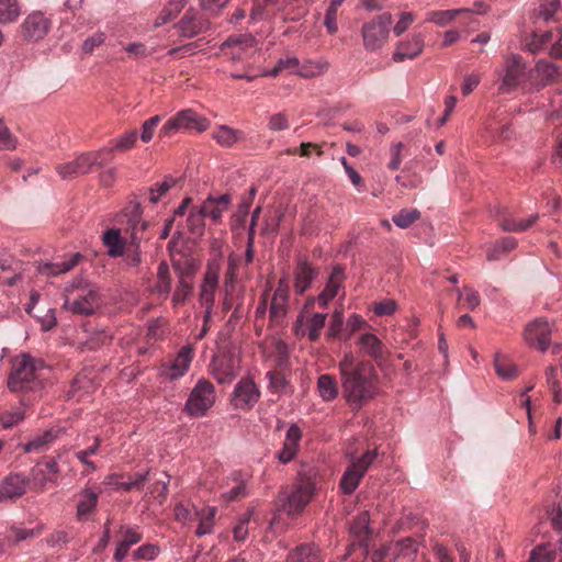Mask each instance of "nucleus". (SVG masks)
Here are the masks:
<instances>
[{
  "mask_svg": "<svg viewBox=\"0 0 562 562\" xmlns=\"http://www.w3.org/2000/svg\"><path fill=\"white\" fill-rule=\"evenodd\" d=\"M359 344L368 356L375 359L383 356L384 346L375 335L370 333L361 335Z\"/></svg>",
  "mask_w": 562,
  "mask_h": 562,
  "instance_id": "39",
  "label": "nucleus"
},
{
  "mask_svg": "<svg viewBox=\"0 0 562 562\" xmlns=\"http://www.w3.org/2000/svg\"><path fill=\"white\" fill-rule=\"evenodd\" d=\"M395 560L391 543L374 550L371 554L372 562H393Z\"/></svg>",
  "mask_w": 562,
  "mask_h": 562,
  "instance_id": "64",
  "label": "nucleus"
},
{
  "mask_svg": "<svg viewBox=\"0 0 562 562\" xmlns=\"http://www.w3.org/2000/svg\"><path fill=\"white\" fill-rule=\"evenodd\" d=\"M179 179L172 176H166L162 182H157L149 189V201L157 203L171 188L178 183Z\"/></svg>",
  "mask_w": 562,
  "mask_h": 562,
  "instance_id": "48",
  "label": "nucleus"
},
{
  "mask_svg": "<svg viewBox=\"0 0 562 562\" xmlns=\"http://www.w3.org/2000/svg\"><path fill=\"white\" fill-rule=\"evenodd\" d=\"M205 216L200 206H192L187 218V226L191 234L202 236L205 231Z\"/></svg>",
  "mask_w": 562,
  "mask_h": 562,
  "instance_id": "41",
  "label": "nucleus"
},
{
  "mask_svg": "<svg viewBox=\"0 0 562 562\" xmlns=\"http://www.w3.org/2000/svg\"><path fill=\"white\" fill-rule=\"evenodd\" d=\"M328 69V63L326 60H307L299 69L297 75L303 78H313L324 74Z\"/></svg>",
  "mask_w": 562,
  "mask_h": 562,
  "instance_id": "47",
  "label": "nucleus"
},
{
  "mask_svg": "<svg viewBox=\"0 0 562 562\" xmlns=\"http://www.w3.org/2000/svg\"><path fill=\"white\" fill-rule=\"evenodd\" d=\"M172 267L178 279H192L199 268L195 259L188 255L173 256Z\"/></svg>",
  "mask_w": 562,
  "mask_h": 562,
  "instance_id": "33",
  "label": "nucleus"
},
{
  "mask_svg": "<svg viewBox=\"0 0 562 562\" xmlns=\"http://www.w3.org/2000/svg\"><path fill=\"white\" fill-rule=\"evenodd\" d=\"M344 280L345 274L342 268L339 266H335L323 292L334 299L338 294V291L341 288Z\"/></svg>",
  "mask_w": 562,
  "mask_h": 562,
  "instance_id": "49",
  "label": "nucleus"
},
{
  "mask_svg": "<svg viewBox=\"0 0 562 562\" xmlns=\"http://www.w3.org/2000/svg\"><path fill=\"white\" fill-rule=\"evenodd\" d=\"M261 391L251 376L241 378L232 393V404L240 411H250L260 400Z\"/></svg>",
  "mask_w": 562,
  "mask_h": 562,
  "instance_id": "10",
  "label": "nucleus"
},
{
  "mask_svg": "<svg viewBox=\"0 0 562 562\" xmlns=\"http://www.w3.org/2000/svg\"><path fill=\"white\" fill-rule=\"evenodd\" d=\"M83 256L79 252L72 254L68 259H65L60 262H44L40 263L37 270L41 274L47 277H55L61 273H66L75 268L81 260Z\"/></svg>",
  "mask_w": 562,
  "mask_h": 562,
  "instance_id": "28",
  "label": "nucleus"
},
{
  "mask_svg": "<svg viewBox=\"0 0 562 562\" xmlns=\"http://www.w3.org/2000/svg\"><path fill=\"white\" fill-rule=\"evenodd\" d=\"M392 15L384 12L362 26L363 45L366 49L376 50L387 41Z\"/></svg>",
  "mask_w": 562,
  "mask_h": 562,
  "instance_id": "7",
  "label": "nucleus"
},
{
  "mask_svg": "<svg viewBox=\"0 0 562 562\" xmlns=\"http://www.w3.org/2000/svg\"><path fill=\"white\" fill-rule=\"evenodd\" d=\"M315 484L306 476H301L290 493H284L282 510L289 516H295L303 512L314 495Z\"/></svg>",
  "mask_w": 562,
  "mask_h": 562,
  "instance_id": "6",
  "label": "nucleus"
},
{
  "mask_svg": "<svg viewBox=\"0 0 562 562\" xmlns=\"http://www.w3.org/2000/svg\"><path fill=\"white\" fill-rule=\"evenodd\" d=\"M160 553L159 546L155 543H145L132 552L134 560H147L151 561Z\"/></svg>",
  "mask_w": 562,
  "mask_h": 562,
  "instance_id": "55",
  "label": "nucleus"
},
{
  "mask_svg": "<svg viewBox=\"0 0 562 562\" xmlns=\"http://www.w3.org/2000/svg\"><path fill=\"white\" fill-rule=\"evenodd\" d=\"M49 20L42 12H33L22 24V34L26 40L40 41L48 32Z\"/></svg>",
  "mask_w": 562,
  "mask_h": 562,
  "instance_id": "18",
  "label": "nucleus"
},
{
  "mask_svg": "<svg viewBox=\"0 0 562 562\" xmlns=\"http://www.w3.org/2000/svg\"><path fill=\"white\" fill-rule=\"evenodd\" d=\"M378 456L376 450H368L360 458L353 459L340 480V488L345 494H352L361 482L369 467Z\"/></svg>",
  "mask_w": 562,
  "mask_h": 562,
  "instance_id": "9",
  "label": "nucleus"
},
{
  "mask_svg": "<svg viewBox=\"0 0 562 562\" xmlns=\"http://www.w3.org/2000/svg\"><path fill=\"white\" fill-rule=\"evenodd\" d=\"M326 314L323 313H311L306 315H300L294 326L296 336H304L307 329V336L311 341H316L321 337V333L325 327Z\"/></svg>",
  "mask_w": 562,
  "mask_h": 562,
  "instance_id": "15",
  "label": "nucleus"
},
{
  "mask_svg": "<svg viewBox=\"0 0 562 562\" xmlns=\"http://www.w3.org/2000/svg\"><path fill=\"white\" fill-rule=\"evenodd\" d=\"M210 122L206 117L199 115L196 112L188 109L178 112L170 117L161 127L159 135L161 137H170L179 131H206Z\"/></svg>",
  "mask_w": 562,
  "mask_h": 562,
  "instance_id": "5",
  "label": "nucleus"
},
{
  "mask_svg": "<svg viewBox=\"0 0 562 562\" xmlns=\"http://www.w3.org/2000/svg\"><path fill=\"white\" fill-rule=\"evenodd\" d=\"M420 217V212L414 210H402L398 214L393 216V222L401 228L409 227L414 222Z\"/></svg>",
  "mask_w": 562,
  "mask_h": 562,
  "instance_id": "57",
  "label": "nucleus"
},
{
  "mask_svg": "<svg viewBox=\"0 0 562 562\" xmlns=\"http://www.w3.org/2000/svg\"><path fill=\"white\" fill-rule=\"evenodd\" d=\"M217 509L215 507H206L200 512H194V516L199 519V526L195 530V535L198 537H202L213 532V525Z\"/></svg>",
  "mask_w": 562,
  "mask_h": 562,
  "instance_id": "37",
  "label": "nucleus"
},
{
  "mask_svg": "<svg viewBox=\"0 0 562 562\" xmlns=\"http://www.w3.org/2000/svg\"><path fill=\"white\" fill-rule=\"evenodd\" d=\"M537 220V216H531L525 221H517L513 217H505L501 221L499 225L507 232H524L530 227Z\"/></svg>",
  "mask_w": 562,
  "mask_h": 562,
  "instance_id": "53",
  "label": "nucleus"
},
{
  "mask_svg": "<svg viewBox=\"0 0 562 562\" xmlns=\"http://www.w3.org/2000/svg\"><path fill=\"white\" fill-rule=\"evenodd\" d=\"M128 224L132 229L131 238H132V245H133L134 249L126 254L125 260L130 267H136L140 263V252L138 249V241L142 239V236H138V232L145 231L148 226V223L145 221H142V218H140L139 206H137V205L133 206L131 214H130Z\"/></svg>",
  "mask_w": 562,
  "mask_h": 562,
  "instance_id": "13",
  "label": "nucleus"
},
{
  "mask_svg": "<svg viewBox=\"0 0 562 562\" xmlns=\"http://www.w3.org/2000/svg\"><path fill=\"white\" fill-rule=\"evenodd\" d=\"M286 562H324V558L314 543H302L290 551Z\"/></svg>",
  "mask_w": 562,
  "mask_h": 562,
  "instance_id": "29",
  "label": "nucleus"
},
{
  "mask_svg": "<svg viewBox=\"0 0 562 562\" xmlns=\"http://www.w3.org/2000/svg\"><path fill=\"white\" fill-rule=\"evenodd\" d=\"M524 71L525 66L522 64L521 57L518 55H513L509 57L506 60V70L499 86V91L502 93H510L514 91L517 88Z\"/></svg>",
  "mask_w": 562,
  "mask_h": 562,
  "instance_id": "17",
  "label": "nucleus"
},
{
  "mask_svg": "<svg viewBox=\"0 0 562 562\" xmlns=\"http://www.w3.org/2000/svg\"><path fill=\"white\" fill-rule=\"evenodd\" d=\"M76 518L79 521L88 520L95 512L99 499V492L91 488H85L77 495Z\"/></svg>",
  "mask_w": 562,
  "mask_h": 562,
  "instance_id": "24",
  "label": "nucleus"
},
{
  "mask_svg": "<svg viewBox=\"0 0 562 562\" xmlns=\"http://www.w3.org/2000/svg\"><path fill=\"white\" fill-rule=\"evenodd\" d=\"M117 546L113 555L116 562H122L128 554L130 548L143 539L138 526L122 525L119 529Z\"/></svg>",
  "mask_w": 562,
  "mask_h": 562,
  "instance_id": "16",
  "label": "nucleus"
},
{
  "mask_svg": "<svg viewBox=\"0 0 562 562\" xmlns=\"http://www.w3.org/2000/svg\"><path fill=\"white\" fill-rule=\"evenodd\" d=\"M137 137L138 133L136 130L124 133L116 139L115 146L113 148H106L108 150L111 151L105 154V156H110L113 150H119L123 153L130 150L131 148L134 147Z\"/></svg>",
  "mask_w": 562,
  "mask_h": 562,
  "instance_id": "52",
  "label": "nucleus"
},
{
  "mask_svg": "<svg viewBox=\"0 0 562 562\" xmlns=\"http://www.w3.org/2000/svg\"><path fill=\"white\" fill-rule=\"evenodd\" d=\"M370 516L368 512L360 513L352 521L350 531L359 540L364 541L370 535Z\"/></svg>",
  "mask_w": 562,
  "mask_h": 562,
  "instance_id": "44",
  "label": "nucleus"
},
{
  "mask_svg": "<svg viewBox=\"0 0 562 562\" xmlns=\"http://www.w3.org/2000/svg\"><path fill=\"white\" fill-rule=\"evenodd\" d=\"M41 385L37 367L33 358L27 355L16 357L12 362L8 387L11 392L34 391Z\"/></svg>",
  "mask_w": 562,
  "mask_h": 562,
  "instance_id": "3",
  "label": "nucleus"
},
{
  "mask_svg": "<svg viewBox=\"0 0 562 562\" xmlns=\"http://www.w3.org/2000/svg\"><path fill=\"white\" fill-rule=\"evenodd\" d=\"M103 243L104 245L108 247V254L111 256V257H120L124 254V240L123 238L121 237V233L119 229H114V228H111V229H108L104 234H103Z\"/></svg>",
  "mask_w": 562,
  "mask_h": 562,
  "instance_id": "38",
  "label": "nucleus"
},
{
  "mask_svg": "<svg viewBox=\"0 0 562 562\" xmlns=\"http://www.w3.org/2000/svg\"><path fill=\"white\" fill-rule=\"evenodd\" d=\"M241 261V258L236 254H231L228 256L227 270L225 276L226 284L234 283L236 281Z\"/></svg>",
  "mask_w": 562,
  "mask_h": 562,
  "instance_id": "60",
  "label": "nucleus"
},
{
  "mask_svg": "<svg viewBox=\"0 0 562 562\" xmlns=\"http://www.w3.org/2000/svg\"><path fill=\"white\" fill-rule=\"evenodd\" d=\"M417 542L412 538H405L395 543H391L395 560L403 557L408 560H414L417 554Z\"/></svg>",
  "mask_w": 562,
  "mask_h": 562,
  "instance_id": "40",
  "label": "nucleus"
},
{
  "mask_svg": "<svg viewBox=\"0 0 562 562\" xmlns=\"http://www.w3.org/2000/svg\"><path fill=\"white\" fill-rule=\"evenodd\" d=\"M177 27L181 36L193 37L206 31L209 22L193 10H188Z\"/></svg>",
  "mask_w": 562,
  "mask_h": 562,
  "instance_id": "23",
  "label": "nucleus"
},
{
  "mask_svg": "<svg viewBox=\"0 0 562 562\" xmlns=\"http://www.w3.org/2000/svg\"><path fill=\"white\" fill-rule=\"evenodd\" d=\"M192 292L191 279H179L172 301L176 304L183 303Z\"/></svg>",
  "mask_w": 562,
  "mask_h": 562,
  "instance_id": "61",
  "label": "nucleus"
},
{
  "mask_svg": "<svg viewBox=\"0 0 562 562\" xmlns=\"http://www.w3.org/2000/svg\"><path fill=\"white\" fill-rule=\"evenodd\" d=\"M317 391L325 402L334 401L339 394V386L335 375L322 374L317 379Z\"/></svg>",
  "mask_w": 562,
  "mask_h": 562,
  "instance_id": "34",
  "label": "nucleus"
},
{
  "mask_svg": "<svg viewBox=\"0 0 562 562\" xmlns=\"http://www.w3.org/2000/svg\"><path fill=\"white\" fill-rule=\"evenodd\" d=\"M231 202L232 199L228 194H222L220 196L210 195L202 202L200 209L205 217L210 218L214 224H220Z\"/></svg>",
  "mask_w": 562,
  "mask_h": 562,
  "instance_id": "20",
  "label": "nucleus"
},
{
  "mask_svg": "<svg viewBox=\"0 0 562 562\" xmlns=\"http://www.w3.org/2000/svg\"><path fill=\"white\" fill-rule=\"evenodd\" d=\"M279 10V0H254L250 16L252 20L268 19L276 15Z\"/></svg>",
  "mask_w": 562,
  "mask_h": 562,
  "instance_id": "36",
  "label": "nucleus"
},
{
  "mask_svg": "<svg viewBox=\"0 0 562 562\" xmlns=\"http://www.w3.org/2000/svg\"><path fill=\"white\" fill-rule=\"evenodd\" d=\"M456 291L458 293L459 300H463L464 305L469 310L473 311L480 305L481 300L477 291L468 286H464V295L459 289H457Z\"/></svg>",
  "mask_w": 562,
  "mask_h": 562,
  "instance_id": "63",
  "label": "nucleus"
},
{
  "mask_svg": "<svg viewBox=\"0 0 562 562\" xmlns=\"http://www.w3.org/2000/svg\"><path fill=\"white\" fill-rule=\"evenodd\" d=\"M213 138L221 146L231 147L241 138V132L226 125H222L213 132Z\"/></svg>",
  "mask_w": 562,
  "mask_h": 562,
  "instance_id": "42",
  "label": "nucleus"
},
{
  "mask_svg": "<svg viewBox=\"0 0 562 562\" xmlns=\"http://www.w3.org/2000/svg\"><path fill=\"white\" fill-rule=\"evenodd\" d=\"M302 438L301 429L296 425H291L285 434V440L282 449L277 453V458L281 463H289L294 459L300 440Z\"/></svg>",
  "mask_w": 562,
  "mask_h": 562,
  "instance_id": "25",
  "label": "nucleus"
},
{
  "mask_svg": "<svg viewBox=\"0 0 562 562\" xmlns=\"http://www.w3.org/2000/svg\"><path fill=\"white\" fill-rule=\"evenodd\" d=\"M59 473L58 464L55 460H48L37 464L32 475L36 485L42 488L48 483H55Z\"/></svg>",
  "mask_w": 562,
  "mask_h": 562,
  "instance_id": "30",
  "label": "nucleus"
},
{
  "mask_svg": "<svg viewBox=\"0 0 562 562\" xmlns=\"http://www.w3.org/2000/svg\"><path fill=\"white\" fill-rule=\"evenodd\" d=\"M424 48V36L415 34L412 38L401 42L393 55L395 61H403L404 59H413L417 57Z\"/></svg>",
  "mask_w": 562,
  "mask_h": 562,
  "instance_id": "27",
  "label": "nucleus"
},
{
  "mask_svg": "<svg viewBox=\"0 0 562 562\" xmlns=\"http://www.w3.org/2000/svg\"><path fill=\"white\" fill-rule=\"evenodd\" d=\"M20 9L16 0H0V22L8 23L16 20Z\"/></svg>",
  "mask_w": 562,
  "mask_h": 562,
  "instance_id": "51",
  "label": "nucleus"
},
{
  "mask_svg": "<svg viewBox=\"0 0 562 562\" xmlns=\"http://www.w3.org/2000/svg\"><path fill=\"white\" fill-rule=\"evenodd\" d=\"M535 71L542 85L551 81L557 75L555 66L546 60H539L536 65Z\"/></svg>",
  "mask_w": 562,
  "mask_h": 562,
  "instance_id": "56",
  "label": "nucleus"
},
{
  "mask_svg": "<svg viewBox=\"0 0 562 562\" xmlns=\"http://www.w3.org/2000/svg\"><path fill=\"white\" fill-rule=\"evenodd\" d=\"M211 373L220 384L231 383L238 374V364L231 357H214Z\"/></svg>",
  "mask_w": 562,
  "mask_h": 562,
  "instance_id": "19",
  "label": "nucleus"
},
{
  "mask_svg": "<svg viewBox=\"0 0 562 562\" xmlns=\"http://www.w3.org/2000/svg\"><path fill=\"white\" fill-rule=\"evenodd\" d=\"M214 402V385L205 379H200L189 395L186 411L191 416L201 417L213 406Z\"/></svg>",
  "mask_w": 562,
  "mask_h": 562,
  "instance_id": "8",
  "label": "nucleus"
},
{
  "mask_svg": "<svg viewBox=\"0 0 562 562\" xmlns=\"http://www.w3.org/2000/svg\"><path fill=\"white\" fill-rule=\"evenodd\" d=\"M254 515L255 508L250 507L238 518V521L233 529V537L235 541H246L249 533L248 525L254 519Z\"/></svg>",
  "mask_w": 562,
  "mask_h": 562,
  "instance_id": "43",
  "label": "nucleus"
},
{
  "mask_svg": "<svg viewBox=\"0 0 562 562\" xmlns=\"http://www.w3.org/2000/svg\"><path fill=\"white\" fill-rule=\"evenodd\" d=\"M105 38L106 35L104 32H97L83 41L81 45V50L85 54L90 55L94 52L95 48L104 44Z\"/></svg>",
  "mask_w": 562,
  "mask_h": 562,
  "instance_id": "62",
  "label": "nucleus"
},
{
  "mask_svg": "<svg viewBox=\"0 0 562 562\" xmlns=\"http://www.w3.org/2000/svg\"><path fill=\"white\" fill-rule=\"evenodd\" d=\"M342 394L353 409H360L379 393V375L372 363L345 353L338 364Z\"/></svg>",
  "mask_w": 562,
  "mask_h": 562,
  "instance_id": "1",
  "label": "nucleus"
},
{
  "mask_svg": "<svg viewBox=\"0 0 562 562\" xmlns=\"http://www.w3.org/2000/svg\"><path fill=\"white\" fill-rule=\"evenodd\" d=\"M269 131L281 132L290 128L288 115L284 112L274 113L269 116L268 124Z\"/></svg>",
  "mask_w": 562,
  "mask_h": 562,
  "instance_id": "59",
  "label": "nucleus"
},
{
  "mask_svg": "<svg viewBox=\"0 0 562 562\" xmlns=\"http://www.w3.org/2000/svg\"><path fill=\"white\" fill-rule=\"evenodd\" d=\"M116 479V475H110L108 477V483L114 484L117 486V488L124 490L126 492L133 488L140 490L144 486L145 482L149 480V472L137 473L135 474L133 480H130L127 482H117Z\"/></svg>",
  "mask_w": 562,
  "mask_h": 562,
  "instance_id": "46",
  "label": "nucleus"
},
{
  "mask_svg": "<svg viewBox=\"0 0 562 562\" xmlns=\"http://www.w3.org/2000/svg\"><path fill=\"white\" fill-rule=\"evenodd\" d=\"M220 266L218 263L209 265L201 285L200 301L206 308L214 304L215 290L218 284Z\"/></svg>",
  "mask_w": 562,
  "mask_h": 562,
  "instance_id": "22",
  "label": "nucleus"
},
{
  "mask_svg": "<svg viewBox=\"0 0 562 562\" xmlns=\"http://www.w3.org/2000/svg\"><path fill=\"white\" fill-rule=\"evenodd\" d=\"M155 291L165 297H167L171 291V278L169 267L166 262H160L158 266Z\"/></svg>",
  "mask_w": 562,
  "mask_h": 562,
  "instance_id": "45",
  "label": "nucleus"
},
{
  "mask_svg": "<svg viewBox=\"0 0 562 562\" xmlns=\"http://www.w3.org/2000/svg\"><path fill=\"white\" fill-rule=\"evenodd\" d=\"M60 429L50 428L45 430L43 434L35 436L25 446V452H41L48 448L59 436Z\"/></svg>",
  "mask_w": 562,
  "mask_h": 562,
  "instance_id": "32",
  "label": "nucleus"
},
{
  "mask_svg": "<svg viewBox=\"0 0 562 562\" xmlns=\"http://www.w3.org/2000/svg\"><path fill=\"white\" fill-rule=\"evenodd\" d=\"M105 148L98 151H87L77 156L74 160L58 164L56 166V172L63 179H72L81 175H86L92 170L94 166L101 167L103 160L111 159L106 158L105 154L110 153Z\"/></svg>",
  "mask_w": 562,
  "mask_h": 562,
  "instance_id": "4",
  "label": "nucleus"
},
{
  "mask_svg": "<svg viewBox=\"0 0 562 562\" xmlns=\"http://www.w3.org/2000/svg\"><path fill=\"white\" fill-rule=\"evenodd\" d=\"M100 305L98 288L83 278H77L66 288L64 307L77 315L88 316Z\"/></svg>",
  "mask_w": 562,
  "mask_h": 562,
  "instance_id": "2",
  "label": "nucleus"
},
{
  "mask_svg": "<svg viewBox=\"0 0 562 562\" xmlns=\"http://www.w3.org/2000/svg\"><path fill=\"white\" fill-rule=\"evenodd\" d=\"M289 281L286 278L279 280L270 304V317L273 322L282 319L288 312Z\"/></svg>",
  "mask_w": 562,
  "mask_h": 562,
  "instance_id": "21",
  "label": "nucleus"
},
{
  "mask_svg": "<svg viewBox=\"0 0 562 562\" xmlns=\"http://www.w3.org/2000/svg\"><path fill=\"white\" fill-rule=\"evenodd\" d=\"M467 14L470 16L469 25L474 24L475 19L470 15V11L467 9H454V10H445V11H430L426 14V21L434 23L438 26H446L451 21H453L458 15Z\"/></svg>",
  "mask_w": 562,
  "mask_h": 562,
  "instance_id": "31",
  "label": "nucleus"
},
{
  "mask_svg": "<svg viewBox=\"0 0 562 562\" xmlns=\"http://www.w3.org/2000/svg\"><path fill=\"white\" fill-rule=\"evenodd\" d=\"M496 373L504 380H513L517 376V367L501 355H496L494 361Z\"/></svg>",
  "mask_w": 562,
  "mask_h": 562,
  "instance_id": "50",
  "label": "nucleus"
},
{
  "mask_svg": "<svg viewBox=\"0 0 562 562\" xmlns=\"http://www.w3.org/2000/svg\"><path fill=\"white\" fill-rule=\"evenodd\" d=\"M29 480L20 473H11L0 482V503L15 502L26 493Z\"/></svg>",
  "mask_w": 562,
  "mask_h": 562,
  "instance_id": "14",
  "label": "nucleus"
},
{
  "mask_svg": "<svg viewBox=\"0 0 562 562\" xmlns=\"http://www.w3.org/2000/svg\"><path fill=\"white\" fill-rule=\"evenodd\" d=\"M546 378L553 393L554 402L560 403L562 401V387L557 379V368L552 366L548 367L546 369Z\"/></svg>",
  "mask_w": 562,
  "mask_h": 562,
  "instance_id": "58",
  "label": "nucleus"
},
{
  "mask_svg": "<svg viewBox=\"0 0 562 562\" xmlns=\"http://www.w3.org/2000/svg\"><path fill=\"white\" fill-rule=\"evenodd\" d=\"M192 359V348L190 346L182 347L171 361L165 362L160 366V375L170 381L183 376L189 370Z\"/></svg>",
  "mask_w": 562,
  "mask_h": 562,
  "instance_id": "12",
  "label": "nucleus"
},
{
  "mask_svg": "<svg viewBox=\"0 0 562 562\" xmlns=\"http://www.w3.org/2000/svg\"><path fill=\"white\" fill-rule=\"evenodd\" d=\"M269 380V390L273 393H279L285 390L289 381L281 370H270L266 374Z\"/></svg>",
  "mask_w": 562,
  "mask_h": 562,
  "instance_id": "54",
  "label": "nucleus"
},
{
  "mask_svg": "<svg viewBox=\"0 0 562 562\" xmlns=\"http://www.w3.org/2000/svg\"><path fill=\"white\" fill-rule=\"evenodd\" d=\"M251 40L231 37L221 46V53L233 60H240L246 47L251 46Z\"/></svg>",
  "mask_w": 562,
  "mask_h": 562,
  "instance_id": "35",
  "label": "nucleus"
},
{
  "mask_svg": "<svg viewBox=\"0 0 562 562\" xmlns=\"http://www.w3.org/2000/svg\"><path fill=\"white\" fill-rule=\"evenodd\" d=\"M319 271L307 261H300L294 272V290L296 294H303L310 289L312 282L317 278Z\"/></svg>",
  "mask_w": 562,
  "mask_h": 562,
  "instance_id": "26",
  "label": "nucleus"
},
{
  "mask_svg": "<svg viewBox=\"0 0 562 562\" xmlns=\"http://www.w3.org/2000/svg\"><path fill=\"white\" fill-rule=\"evenodd\" d=\"M551 325L544 318H536L527 324L524 331L525 341L544 351L550 345Z\"/></svg>",
  "mask_w": 562,
  "mask_h": 562,
  "instance_id": "11",
  "label": "nucleus"
}]
</instances>
